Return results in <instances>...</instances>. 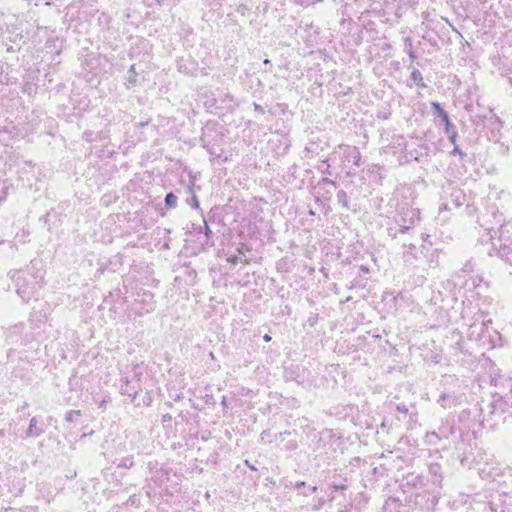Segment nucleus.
Segmentation results:
<instances>
[{
  "label": "nucleus",
  "mask_w": 512,
  "mask_h": 512,
  "mask_svg": "<svg viewBox=\"0 0 512 512\" xmlns=\"http://www.w3.org/2000/svg\"><path fill=\"white\" fill-rule=\"evenodd\" d=\"M177 197L173 193H168L165 197V202L169 206H174L176 204Z\"/></svg>",
  "instance_id": "1"
},
{
  "label": "nucleus",
  "mask_w": 512,
  "mask_h": 512,
  "mask_svg": "<svg viewBox=\"0 0 512 512\" xmlns=\"http://www.w3.org/2000/svg\"><path fill=\"white\" fill-rule=\"evenodd\" d=\"M439 116L442 118V120L445 122L446 124V127L447 129L449 128V126L451 125L450 121H449V117H448V114L447 112L445 111H441Z\"/></svg>",
  "instance_id": "2"
},
{
  "label": "nucleus",
  "mask_w": 512,
  "mask_h": 512,
  "mask_svg": "<svg viewBox=\"0 0 512 512\" xmlns=\"http://www.w3.org/2000/svg\"><path fill=\"white\" fill-rule=\"evenodd\" d=\"M37 420L36 418H32L30 421L29 429H28V435H33V429L36 427Z\"/></svg>",
  "instance_id": "3"
},
{
  "label": "nucleus",
  "mask_w": 512,
  "mask_h": 512,
  "mask_svg": "<svg viewBox=\"0 0 512 512\" xmlns=\"http://www.w3.org/2000/svg\"><path fill=\"white\" fill-rule=\"evenodd\" d=\"M79 413H80L79 411H71V412H69V413L66 415V420H67L68 422H72V421L74 420V416H75V415H79Z\"/></svg>",
  "instance_id": "4"
},
{
  "label": "nucleus",
  "mask_w": 512,
  "mask_h": 512,
  "mask_svg": "<svg viewBox=\"0 0 512 512\" xmlns=\"http://www.w3.org/2000/svg\"><path fill=\"white\" fill-rule=\"evenodd\" d=\"M228 262H230L232 265H236L239 263V258L237 256H230L228 259Z\"/></svg>",
  "instance_id": "5"
},
{
  "label": "nucleus",
  "mask_w": 512,
  "mask_h": 512,
  "mask_svg": "<svg viewBox=\"0 0 512 512\" xmlns=\"http://www.w3.org/2000/svg\"><path fill=\"white\" fill-rule=\"evenodd\" d=\"M412 77H413L414 81L422 80V77H421V74L419 71L412 72Z\"/></svg>",
  "instance_id": "6"
},
{
  "label": "nucleus",
  "mask_w": 512,
  "mask_h": 512,
  "mask_svg": "<svg viewBox=\"0 0 512 512\" xmlns=\"http://www.w3.org/2000/svg\"><path fill=\"white\" fill-rule=\"evenodd\" d=\"M432 105H433V107H434L435 111L438 113V115L440 114V112H441V111H444V110L440 107V105H439L438 103L433 102V103H432Z\"/></svg>",
  "instance_id": "7"
},
{
  "label": "nucleus",
  "mask_w": 512,
  "mask_h": 512,
  "mask_svg": "<svg viewBox=\"0 0 512 512\" xmlns=\"http://www.w3.org/2000/svg\"><path fill=\"white\" fill-rule=\"evenodd\" d=\"M397 409H398V411L403 412V413H407V411H408V409L406 407L398 406Z\"/></svg>",
  "instance_id": "8"
},
{
  "label": "nucleus",
  "mask_w": 512,
  "mask_h": 512,
  "mask_svg": "<svg viewBox=\"0 0 512 512\" xmlns=\"http://www.w3.org/2000/svg\"><path fill=\"white\" fill-rule=\"evenodd\" d=\"M263 339L264 341L269 342L271 340V337L268 334H265Z\"/></svg>",
  "instance_id": "9"
},
{
  "label": "nucleus",
  "mask_w": 512,
  "mask_h": 512,
  "mask_svg": "<svg viewBox=\"0 0 512 512\" xmlns=\"http://www.w3.org/2000/svg\"><path fill=\"white\" fill-rule=\"evenodd\" d=\"M193 204L196 208L198 207V201L195 196L193 197Z\"/></svg>",
  "instance_id": "10"
},
{
  "label": "nucleus",
  "mask_w": 512,
  "mask_h": 512,
  "mask_svg": "<svg viewBox=\"0 0 512 512\" xmlns=\"http://www.w3.org/2000/svg\"><path fill=\"white\" fill-rule=\"evenodd\" d=\"M304 484H305L304 482H298V483L296 484V487H297V488H300V487L304 486Z\"/></svg>",
  "instance_id": "11"
},
{
  "label": "nucleus",
  "mask_w": 512,
  "mask_h": 512,
  "mask_svg": "<svg viewBox=\"0 0 512 512\" xmlns=\"http://www.w3.org/2000/svg\"><path fill=\"white\" fill-rule=\"evenodd\" d=\"M146 124H147V123L141 122V123L139 124V126H140V127H144Z\"/></svg>",
  "instance_id": "12"
},
{
  "label": "nucleus",
  "mask_w": 512,
  "mask_h": 512,
  "mask_svg": "<svg viewBox=\"0 0 512 512\" xmlns=\"http://www.w3.org/2000/svg\"><path fill=\"white\" fill-rule=\"evenodd\" d=\"M269 63H270L269 59L264 60V64H269Z\"/></svg>",
  "instance_id": "13"
}]
</instances>
